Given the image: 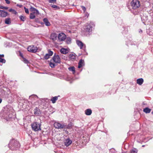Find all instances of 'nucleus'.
I'll list each match as a JSON object with an SVG mask.
<instances>
[{
    "label": "nucleus",
    "instance_id": "1",
    "mask_svg": "<svg viewBox=\"0 0 153 153\" xmlns=\"http://www.w3.org/2000/svg\"><path fill=\"white\" fill-rule=\"evenodd\" d=\"M12 108L10 107L9 108L6 107L4 108L3 111L4 117L7 118H11L13 117L12 115L10 114V110Z\"/></svg>",
    "mask_w": 153,
    "mask_h": 153
},
{
    "label": "nucleus",
    "instance_id": "2",
    "mask_svg": "<svg viewBox=\"0 0 153 153\" xmlns=\"http://www.w3.org/2000/svg\"><path fill=\"white\" fill-rule=\"evenodd\" d=\"M94 26V25L93 22H91L89 23H87L86 24L84 29L86 32L89 33H91L92 28Z\"/></svg>",
    "mask_w": 153,
    "mask_h": 153
},
{
    "label": "nucleus",
    "instance_id": "3",
    "mask_svg": "<svg viewBox=\"0 0 153 153\" xmlns=\"http://www.w3.org/2000/svg\"><path fill=\"white\" fill-rule=\"evenodd\" d=\"M41 125L40 123L35 122L32 124L31 126L32 130L35 131H37L41 130Z\"/></svg>",
    "mask_w": 153,
    "mask_h": 153
},
{
    "label": "nucleus",
    "instance_id": "4",
    "mask_svg": "<svg viewBox=\"0 0 153 153\" xmlns=\"http://www.w3.org/2000/svg\"><path fill=\"white\" fill-rule=\"evenodd\" d=\"M131 4L134 9H136L140 6V2L138 0H132L131 2Z\"/></svg>",
    "mask_w": 153,
    "mask_h": 153
},
{
    "label": "nucleus",
    "instance_id": "5",
    "mask_svg": "<svg viewBox=\"0 0 153 153\" xmlns=\"http://www.w3.org/2000/svg\"><path fill=\"white\" fill-rule=\"evenodd\" d=\"M66 35L63 32H60L58 34V41H63L66 38Z\"/></svg>",
    "mask_w": 153,
    "mask_h": 153
},
{
    "label": "nucleus",
    "instance_id": "6",
    "mask_svg": "<svg viewBox=\"0 0 153 153\" xmlns=\"http://www.w3.org/2000/svg\"><path fill=\"white\" fill-rule=\"evenodd\" d=\"M27 49L28 51L34 53L37 51L38 48L35 46L31 45L29 46Z\"/></svg>",
    "mask_w": 153,
    "mask_h": 153
},
{
    "label": "nucleus",
    "instance_id": "7",
    "mask_svg": "<svg viewBox=\"0 0 153 153\" xmlns=\"http://www.w3.org/2000/svg\"><path fill=\"white\" fill-rule=\"evenodd\" d=\"M76 43L81 49H83L84 50H85L86 48L85 45L81 41L77 40Z\"/></svg>",
    "mask_w": 153,
    "mask_h": 153
},
{
    "label": "nucleus",
    "instance_id": "8",
    "mask_svg": "<svg viewBox=\"0 0 153 153\" xmlns=\"http://www.w3.org/2000/svg\"><path fill=\"white\" fill-rule=\"evenodd\" d=\"M126 45L128 46L129 45H136L137 47L138 46L139 43L135 41H134L131 40L128 41L126 44Z\"/></svg>",
    "mask_w": 153,
    "mask_h": 153
},
{
    "label": "nucleus",
    "instance_id": "9",
    "mask_svg": "<svg viewBox=\"0 0 153 153\" xmlns=\"http://www.w3.org/2000/svg\"><path fill=\"white\" fill-rule=\"evenodd\" d=\"M8 15L7 12L4 10H0V17H5Z\"/></svg>",
    "mask_w": 153,
    "mask_h": 153
},
{
    "label": "nucleus",
    "instance_id": "10",
    "mask_svg": "<svg viewBox=\"0 0 153 153\" xmlns=\"http://www.w3.org/2000/svg\"><path fill=\"white\" fill-rule=\"evenodd\" d=\"M60 51L61 53L65 54L68 53L69 51L68 49L62 48L60 49Z\"/></svg>",
    "mask_w": 153,
    "mask_h": 153
},
{
    "label": "nucleus",
    "instance_id": "11",
    "mask_svg": "<svg viewBox=\"0 0 153 153\" xmlns=\"http://www.w3.org/2000/svg\"><path fill=\"white\" fill-rule=\"evenodd\" d=\"M34 113L36 116H39L41 114L39 109L37 107H36L34 109Z\"/></svg>",
    "mask_w": 153,
    "mask_h": 153
},
{
    "label": "nucleus",
    "instance_id": "12",
    "mask_svg": "<svg viewBox=\"0 0 153 153\" xmlns=\"http://www.w3.org/2000/svg\"><path fill=\"white\" fill-rule=\"evenodd\" d=\"M65 40V42L67 44L69 45L71 43L72 39L70 37H66V38Z\"/></svg>",
    "mask_w": 153,
    "mask_h": 153
},
{
    "label": "nucleus",
    "instance_id": "13",
    "mask_svg": "<svg viewBox=\"0 0 153 153\" xmlns=\"http://www.w3.org/2000/svg\"><path fill=\"white\" fill-rule=\"evenodd\" d=\"M57 35L55 33H52L51 35L50 38L53 41H55L56 39Z\"/></svg>",
    "mask_w": 153,
    "mask_h": 153
},
{
    "label": "nucleus",
    "instance_id": "14",
    "mask_svg": "<svg viewBox=\"0 0 153 153\" xmlns=\"http://www.w3.org/2000/svg\"><path fill=\"white\" fill-rule=\"evenodd\" d=\"M84 65V61L82 59H80L78 63V68H80Z\"/></svg>",
    "mask_w": 153,
    "mask_h": 153
},
{
    "label": "nucleus",
    "instance_id": "15",
    "mask_svg": "<svg viewBox=\"0 0 153 153\" xmlns=\"http://www.w3.org/2000/svg\"><path fill=\"white\" fill-rule=\"evenodd\" d=\"M43 21L46 26H49L51 24L47 18H44L43 19Z\"/></svg>",
    "mask_w": 153,
    "mask_h": 153
},
{
    "label": "nucleus",
    "instance_id": "16",
    "mask_svg": "<svg viewBox=\"0 0 153 153\" xmlns=\"http://www.w3.org/2000/svg\"><path fill=\"white\" fill-rule=\"evenodd\" d=\"M85 113L87 115H90L92 114V111L91 109H88L85 111Z\"/></svg>",
    "mask_w": 153,
    "mask_h": 153
},
{
    "label": "nucleus",
    "instance_id": "17",
    "mask_svg": "<svg viewBox=\"0 0 153 153\" xmlns=\"http://www.w3.org/2000/svg\"><path fill=\"white\" fill-rule=\"evenodd\" d=\"M137 83L139 85H141L143 83L144 80L142 78H139L137 79Z\"/></svg>",
    "mask_w": 153,
    "mask_h": 153
},
{
    "label": "nucleus",
    "instance_id": "18",
    "mask_svg": "<svg viewBox=\"0 0 153 153\" xmlns=\"http://www.w3.org/2000/svg\"><path fill=\"white\" fill-rule=\"evenodd\" d=\"M16 144H8V147H9L10 149L12 150H16V149L15 147Z\"/></svg>",
    "mask_w": 153,
    "mask_h": 153
},
{
    "label": "nucleus",
    "instance_id": "19",
    "mask_svg": "<svg viewBox=\"0 0 153 153\" xmlns=\"http://www.w3.org/2000/svg\"><path fill=\"white\" fill-rule=\"evenodd\" d=\"M18 143L19 142L17 140L12 138L10 140L9 143Z\"/></svg>",
    "mask_w": 153,
    "mask_h": 153
},
{
    "label": "nucleus",
    "instance_id": "20",
    "mask_svg": "<svg viewBox=\"0 0 153 153\" xmlns=\"http://www.w3.org/2000/svg\"><path fill=\"white\" fill-rule=\"evenodd\" d=\"M68 69L70 71L72 72L74 74L75 73V68L74 66L70 67L68 68Z\"/></svg>",
    "mask_w": 153,
    "mask_h": 153
},
{
    "label": "nucleus",
    "instance_id": "21",
    "mask_svg": "<svg viewBox=\"0 0 153 153\" xmlns=\"http://www.w3.org/2000/svg\"><path fill=\"white\" fill-rule=\"evenodd\" d=\"M151 111V109L148 107L144 108L143 111L146 113H149Z\"/></svg>",
    "mask_w": 153,
    "mask_h": 153
},
{
    "label": "nucleus",
    "instance_id": "22",
    "mask_svg": "<svg viewBox=\"0 0 153 153\" xmlns=\"http://www.w3.org/2000/svg\"><path fill=\"white\" fill-rule=\"evenodd\" d=\"M30 10L31 11L33 12L34 11H36V13L37 14H39L38 10L36 9L33 7L31 6L30 8Z\"/></svg>",
    "mask_w": 153,
    "mask_h": 153
},
{
    "label": "nucleus",
    "instance_id": "23",
    "mask_svg": "<svg viewBox=\"0 0 153 153\" xmlns=\"http://www.w3.org/2000/svg\"><path fill=\"white\" fill-rule=\"evenodd\" d=\"M69 57L71 60H72L75 59L76 56L73 54H70L69 55Z\"/></svg>",
    "mask_w": 153,
    "mask_h": 153
},
{
    "label": "nucleus",
    "instance_id": "24",
    "mask_svg": "<svg viewBox=\"0 0 153 153\" xmlns=\"http://www.w3.org/2000/svg\"><path fill=\"white\" fill-rule=\"evenodd\" d=\"M5 23L7 24H10L11 23L10 19V18L6 19L5 20Z\"/></svg>",
    "mask_w": 153,
    "mask_h": 153
},
{
    "label": "nucleus",
    "instance_id": "25",
    "mask_svg": "<svg viewBox=\"0 0 153 153\" xmlns=\"http://www.w3.org/2000/svg\"><path fill=\"white\" fill-rule=\"evenodd\" d=\"M57 99V96H55L54 97H53L51 99V101L52 102L54 103L56 102V101Z\"/></svg>",
    "mask_w": 153,
    "mask_h": 153
},
{
    "label": "nucleus",
    "instance_id": "26",
    "mask_svg": "<svg viewBox=\"0 0 153 153\" xmlns=\"http://www.w3.org/2000/svg\"><path fill=\"white\" fill-rule=\"evenodd\" d=\"M72 143V141L69 138H68L65 140L64 143Z\"/></svg>",
    "mask_w": 153,
    "mask_h": 153
},
{
    "label": "nucleus",
    "instance_id": "27",
    "mask_svg": "<svg viewBox=\"0 0 153 153\" xmlns=\"http://www.w3.org/2000/svg\"><path fill=\"white\" fill-rule=\"evenodd\" d=\"M65 127V125L63 124H61L58 123V129L62 128Z\"/></svg>",
    "mask_w": 153,
    "mask_h": 153
},
{
    "label": "nucleus",
    "instance_id": "28",
    "mask_svg": "<svg viewBox=\"0 0 153 153\" xmlns=\"http://www.w3.org/2000/svg\"><path fill=\"white\" fill-rule=\"evenodd\" d=\"M35 18V16L33 13H30V19H33Z\"/></svg>",
    "mask_w": 153,
    "mask_h": 153
},
{
    "label": "nucleus",
    "instance_id": "29",
    "mask_svg": "<svg viewBox=\"0 0 153 153\" xmlns=\"http://www.w3.org/2000/svg\"><path fill=\"white\" fill-rule=\"evenodd\" d=\"M137 149H134L131 150L130 153H137Z\"/></svg>",
    "mask_w": 153,
    "mask_h": 153
},
{
    "label": "nucleus",
    "instance_id": "30",
    "mask_svg": "<svg viewBox=\"0 0 153 153\" xmlns=\"http://www.w3.org/2000/svg\"><path fill=\"white\" fill-rule=\"evenodd\" d=\"M19 18L20 20L23 21H24L25 19V17L22 16H19Z\"/></svg>",
    "mask_w": 153,
    "mask_h": 153
},
{
    "label": "nucleus",
    "instance_id": "31",
    "mask_svg": "<svg viewBox=\"0 0 153 153\" xmlns=\"http://www.w3.org/2000/svg\"><path fill=\"white\" fill-rule=\"evenodd\" d=\"M50 55H49L47 53L45 55L44 58L45 59H47L50 58Z\"/></svg>",
    "mask_w": 153,
    "mask_h": 153
},
{
    "label": "nucleus",
    "instance_id": "32",
    "mask_svg": "<svg viewBox=\"0 0 153 153\" xmlns=\"http://www.w3.org/2000/svg\"><path fill=\"white\" fill-rule=\"evenodd\" d=\"M0 62L2 63H5L6 62V60L4 59L0 58Z\"/></svg>",
    "mask_w": 153,
    "mask_h": 153
},
{
    "label": "nucleus",
    "instance_id": "33",
    "mask_svg": "<svg viewBox=\"0 0 153 153\" xmlns=\"http://www.w3.org/2000/svg\"><path fill=\"white\" fill-rule=\"evenodd\" d=\"M49 55H50V56L52 55L53 54V52L50 51V50H48V53Z\"/></svg>",
    "mask_w": 153,
    "mask_h": 153
},
{
    "label": "nucleus",
    "instance_id": "34",
    "mask_svg": "<svg viewBox=\"0 0 153 153\" xmlns=\"http://www.w3.org/2000/svg\"><path fill=\"white\" fill-rule=\"evenodd\" d=\"M22 57L23 58V61L25 63L27 64L29 63V61L27 59L24 58H23L22 56Z\"/></svg>",
    "mask_w": 153,
    "mask_h": 153
},
{
    "label": "nucleus",
    "instance_id": "35",
    "mask_svg": "<svg viewBox=\"0 0 153 153\" xmlns=\"http://www.w3.org/2000/svg\"><path fill=\"white\" fill-rule=\"evenodd\" d=\"M50 66L52 68H54L55 66V64H54L51 62H50L49 63Z\"/></svg>",
    "mask_w": 153,
    "mask_h": 153
},
{
    "label": "nucleus",
    "instance_id": "36",
    "mask_svg": "<svg viewBox=\"0 0 153 153\" xmlns=\"http://www.w3.org/2000/svg\"><path fill=\"white\" fill-rule=\"evenodd\" d=\"M0 8L7 10L8 9V7H4L1 5H0Z\"/></svg>",
    "mask_w": 153,
    "mask_h": 153
},
{
    "label": "nucleus",
    "instance_id": "37",
    "mask_svg": "<svg viewBox=\"0 0 153 153\" xmlns=\"http://www.w3.org/2000/svg\"><path fill=\"white\" fill-rule=\"evenodd\" d=\"M9 11L10 12H13L15 14L16 13V11L15 10H13V9H12V8L10 9L9 10Z\"/></svg>",
    "mask_w": 153,
    "mask_h": 153
},
{
    "label": "nucleus",
    "instance_id": "38",
    "mask_svg": "<svg viewBox=\"0 0 153 153\" xmlns=\"http://www.w3.org/2000/svg\"><path fill=\"white\" fill-rule=\"evenodd\" d=\"M24 8L25 10V13H27L28 14L29 13V11L28 9L27 8L25 7H24Z\"/></svg>",
    "mask_w": 153,
    "mask_h": 153
},
{
    "label": "nucleus",
    "instance_id": "39",
    "mask_svg": "<svg viewBox=\"0 0 153 153\" xmlns=\"http://www.w3.org/2000/svg\"><path fill=\"white\" fill-rule=\"evenodd\" d=\"M50 6L51 7L53 8H57V6L56 5L51 4Z\"/></svg>",
    "mask_w": 153,
    "mask_h": 153
},
{
    "label": "nucleus",
    "instance_id": "40",
    "mask_svg": "<svg viewBox=\"0 0 153 153\" xmlns=\"http://www.w3.org/2000/svg\"><path fill=\"white\" fill-rule=\"evenodd\" d=\"M110 152L111 153H116L115 150L114 149H111Z\"/></svg>",
    "mask_w": 153,
    "mask_h": 153
},
{
    "label": "nucleus",
    "instance_id": "41",
    "mask_svg": "<svg viewBox=\"0 0 153 153\" xmlns=\"http://www.w3.org/2000/svg\"><path fill=\"white\" fill-rule=\"evenodd\" d=\"M65 5H63L61 7H61V5H60V6H58V9H59L60 8H61V7L62 8H65Z\"/></svg>",
    "mask_w": 153,
    "mask_h": 153
},
{
    "label": "nucleus",
    "instance_id": "42",
    "mask_svg": "<svg viewBox=\"0 0 153 153\" xmlns=\"http://www.w3.org/2000/svg\"><path fill=\"white\" fill-rule=\"evenodd\" d=\"M147 33L150 36L152 35V33H150V31L148 30H147Z\"/></svg>",
    "mask_w": 153,
    "mask_h": 153
},
{
    "label": "nucleus",
    "instance_id": "43",
    "mask_svg": "<svg viewBox=\"0 0 153 153\" xmlns=\"http://www.w3.org/2000/svg\"><path fill=\"white\" fill-rule=\"evenodd\" d=\"M81 7L82 8V10H83L84 12H85L86 10L85 7L84 6H81Z\"/></svg>",
    "mask_w": 153,
    "mask_h": 153
},
{
    "label": "nucleus",
    "instance_id": "44",
    "mask_svg": "<svg viewBox=\"0 0 153 153\" xmlns=\"http://www.w3.org/2000/svg\"><path fill=\"white\" fill-rule=\"evenodd\" d=\"M51 75H52V76H56V77L57 76V74H56L55 73H51Z\"/></svg>",
    "mask_w": 153,
    "mask_h": 153
},
{
    "label": "nucleus",
    "instance_id": "45",
    "mask_svg": "<svg viewBox=\"0 0 153 153\" xmlns=\"http://www.w3.org/2000/svg\"><path fill=\"white\" fill-rule=\"evenodd\" d=\"M65 80L66 81H70L71 79V78L70 77H69L68 76L65 79Z\"/></svg>",
    "mask_w": 153,
    "mask_h": 153
},
{
    "label": "nucleus",
    "instance_id": "46",
    "mask_svg": "<svg viewBox=\"0 0 153 153\" xmlns=\"http://www.w3.org/2000/svg\"><path fill=\"white\" fill-rule=\"evenodd\" d=\"M56 1V0H49V1L50 3H53Z\"/></svg>",
    "mask_w": 153,
    "mask_h": 153
},
{
    "label": "nucleus",
    "instance_id": "47",
    "mask_svg": "<svg viewBox=\"0 0 153 153\" xmlns=\"http://www.w3.org/2000/svg\"><path fill=\"white\" fill-rule=\"evenodd\" d=\"M33 97L35 98H37V96L36 95H33L30 96V98L32 97Z\"/></svg>",
    "mask_w": 153,
    "mask_h": 153
},
{
    "label": "nucleus",
    "instance_id": "48",
    "mask_svg": "<svg viewBox=\"0 0 153 153\" xmlns=\"http://www.w3.org/2000/svg\"><path fill=\"white\" fill-rule=\"evenodd\" d=\"M53 59V61L54 62H57L56 61V58H55V56H54L53 57V59Z\"/></svg>",
    "mask_w": 153,
    "mask_h": 153
},
{
    "label": "nucleus",
    "instance_id": "49",
    "mask_svg": "<svg viewBox=\"0 0 153 153\" xmlns=\"http://www.w3.org/2000/svg\"><path fill=\"white\" fill-rule=\"evenodd\" d=\"M7 4H8L10 3V1L8 0H5Z\"/></svg>",
    "mask_w": 153,
    "mask_h": 153
},
{
    "label": "nucleus",
    "instance_id": "50",
    "mask_svg": "<svg viewBox=\"0 0 153 153\" xmlns=\"http://www.w3.org/2000/svg\"><path fill=\"white\" fill-rule=\"evenodd\" d=\"M60 57L58 55V63H60Z\"/></svg>",
    "mask_w": 153,
    "mask_h": 153
},
{
    "label": "nucleus",
    "instance_id": "51",
    "mask_svg": "<svg viewBox=\"0 0 153 153\" xmlns=\"http://www.w3.org/2000/svg\"><path fill=\"white\" fill-rule=\"evenodd\" d=\"M64 146H65L66 147H68L71 144H64Z\"/></svg>",
    "mask_w": 153,
    "mask_h": 153
},
{
    "label": "nucleus",
    "instance_id": "52",
    "mask_svg": "<svg viewBox=\"0 0 153 153\" xmlns=\"http://www.w3.org/2000/svg\"><path fill=\"white\" fill-rule=\"evenodd\" d=\"M139 32L140 33H142V30L141 29H140L139 30Z\"/></svg>",
    "mask_w": 153,
    "mask_h": 153
},
{
    "label": "nucleus",
    "instance_id": "53",
    "mask_svg": "<svg viewBox=\"0 0 153 153\" xmlns=\"http://www.w3.org/2000/svg\"><path fill=\"white\" fill-rule=\"evenodd\" d=\"M81 145V144H78L77 146H76V147L78 148V147H80Z\"/></svg>",
    "mask_w": 153,
    "mask_h": 153
},
{
    "label": "nucleus",
    "instance_id": "54",
    "mask_svg": "<svg viewBox=\"0 0 153 153\" xmlns=\"http://www.w3.org/2000/svg\"><path fill=\"white\" fill-rule=\"evenodd\" d=\"M32 13H33L34 14H36V15H38L39 14H37L36 13V11H34Z\"/></svg>",
    "mask_w": 153,
    "mask_h": 153
},
{
    "label": "nucleus",
    "instance_id": "55",
    "mask_svg": "<svg viewBox=\"0 0 153 153\" xmlns=\"http://www.w3.org/2000/svg\"><path fill=\"white\" fill-rule=\"evenodd\" d=\"M56 125H57V123H55V124H54V126L56 128H57V127L56 126Z\"/></svg>",
    "mask_w": 153,
    "mask_h": 153
},
{
    "label": "nucleus",
    "instance_id": "56",
    "mask_svg": "<svg viewBox=\"0 0 153 153\" xmlns=\"http://www.w3.org/2000/svg\"><path fill=\"white\" fill-rule=\"evenodd\" d=\"M1 56L2 57H4V54H0V57Z\"/></svg>",
    "mask_w": 153,
    "mask_h": 153
},
{
    "label": "nucleus",
    "instance_id": "57",
    "mask_svg": "<svg viewBox=\"0 0 153 153\" xmlns=\"http://www.w3.org/2000/svg\"><path fill=\"white\" fill-rule=\"evenodd\" d=\"M2 99L1 98H0V103H1L2 102Z\"/></svg>",
    "mask_w": 153,
    "mask_h": 153
},
{
    "label": "nucleus",
    "instance_id": "58",
    "mask_svg": "<svg viewBox=\"0 0 153 153\" xmlns=\"http://www.w3.org/2000/svg\"><path fill=\"white\" fill-rule=\"evenodd\" d=\"M152 114H153V111L152 112Z\"/></svg>",
    "mask_w": 153,
    "mask_h": 153
},
{
    "label": "nucleus",
    "instance_id": "59",
    "mask_svg": "<svg viewBox=\"0 0 153 153\" xmlns=\"http://www.w3.org/2000/svg\"><path fill=\"white\" fill-rule=\"evenodd\" d=\"M142 146L143 147H144V146H145V145H143V146Z\"/></svg>",
    "mask_w": 153,
    "mask_h": 153
},
{
    "label": "nucleus",
    "instance_id": "60",
    "mask_svg": "<svg viewBox=\"0 0 153 153\" xmlns=\"http://www.w3.org/2000/svg\"><path fill=\"white\" fill-rule=\"evenodd\" d=\"M143 105H145V104L144 103H143Z\"/></svg>",
    "mask_w": 153,
    "mask_h": 153
},
{
    "label": "nucleus",
    "instance_id": "61",
    "mask_svg": "<svg viewBox=\"0 0 153 153\" xmlns=\"http://www.w3.org/2000/svg\"><path fill=\"white\" fill-rule=\"evenodd\" d=\"M58 77H59V76L58 75Z\"/></svg>",
    "mask_w": 153,
    "mask_h": 153
},
{
    "label": "nucleus",
    "instance_id": "62",
    "mask_svg": "<svg viewBox=\"0 0 153 153\" xmlns=\"http://www.w3.org/2000/svg\"><path fill=\"white\" fill-rule=\"evenodd\" d=\"M59 97V96H58V97Z\"/></svg>",
    "mask_w": 153,
    "mask_h": 153
},
{
    "label": "nucleus",
    "instance_id": "63",
    "mask_svg": "<svg viewBox=\"0 0 153 153\" xmlns=\"http://www.w3.org/2000/svg\"><path fill=\"white\" fill-rule=\"evenodd\" d=\"M19 6L20 7H21V6H20V5H19Z\"/></svg>",
    "mask_w": 153,
    "mask_h": 153
},
{
    "label": "nucleus",
    "instance_id": "64",
    "mask_svg": "<svg viewBox=\"0 0 153 153\" xmlns=\"http://www.w3.org/2000/svg\"><path fill=\"white\" fill-rule=\"evenodd\" d=\"M19 6L20 7H21V6H20V5H19Z\"/></svg>",
    "mask_w": 153,
    "mask_h": 153
}]
</instances>
